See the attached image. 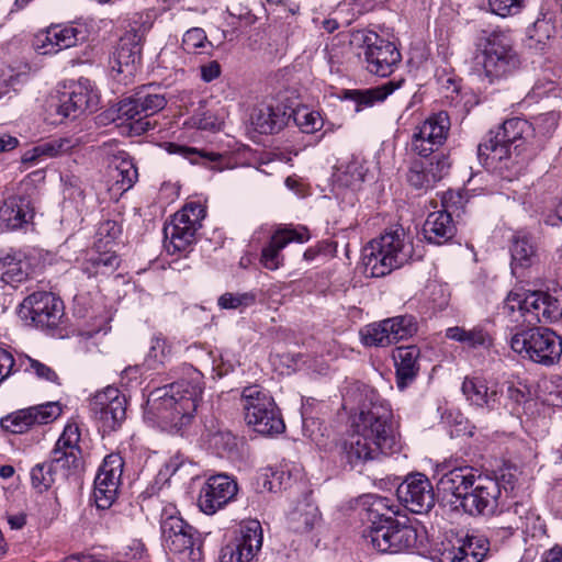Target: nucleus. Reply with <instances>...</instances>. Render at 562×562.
Listing matches in <instances>:
<instances>
[{
	"mask_svg": "<svg viewBox=\"0 0 562 562\" xmlns=\"http://www.w3.org/2000/svg\"><path fill=\"white\" fill-rule=\"evenodd\" d=\"M547 401L553 406H562V374L552 375L546 385Z\"/></svg>",
	"mask_w": 562,
	"mask_h": 562,
	"instance_id": "obj_59",
	"label": "nucleus"
},
{
	"mask_svg": "<svg viewBox=\"0 0 562 562\" xmlns=\"http://www.w3.org/2000/svg\"><path fill=\"white\" fill-rule=\"evenodd\" d=\"M227 12L232 18L245 21L247 24L254 22V15L251 14L250 9L241 4H232L227 8Z\"/></svg>",
	"mask_w": 562,
	"mask_h": 562,
	"instance_id": "obj_64",
	"label": "nucleus"
},
{
	"mask_svg": "<svg viewBox=\"0 0 562 562\" xmlns=\"http://www.w3.org/2000/svg\"><path fill=\"white\" fill-rule=\"evenodd\" d=\"M262 527L250 519L240 525L239 536L222 548L220 562H250L262 547Z\"/></svg>",
	"mask_w": 562,
	"mask_h": 562,
	"instance_id": "obj_17",
	"label": "nucleus"
},
{
	"mask_svg": "<svg viewBox=\"0 0 562 562\" xmlns=\"http://www.w3.org/2000/svg\"><path fill=\"white\" fill-rule=\"evenodd\" d=\"M176 215L180 220H186L187 223H191L198 227H201V221L205 216V210L200 203L190 202L187 203L180 211H178Z\"/></svg>",
	"mask_w": 562,
	"mask_h": 562,
	"instance_id": "obj_55",
	"label": "nucleus"
},
{
	"mask_svg": "<svg viewBox=\"0 0 562 562\" xmlns=\"http://www.w3.org/2000/svg\"><path fill=\"white\" fill-rule=\"evenodd\" d=\"M485 536L471 535L457 539L451 548H445L441 553L442 562H482L490 549Z\"/></svg>",
	"mask_w": 562,
	"mask_h": 562,
	"instance_id": "obj_28",
	"label": "nucleus"
},
{
	"mask_svg": "<svg viewBox=\"0 0 562 562\" xmlns=\"http://www.w3.org/2000/svg\"><path fill=\"white\" fill-rule=\"evenodd\" d=\"M115 562H147V554L144 544L138 540H133L124 552H119Z\"/></svg>",
	"mask_w": 562,
	"mask_h": 562,
	"instance_id": "obj_53",
	"label": "nucleus"
},
{
	"mask_svg": "<svg viewBox=\"0 0 562 562\" xmlns=\"http://www.w3.org/2000/svg\"><path fill=\"white\" fill-rule=\"evenodd\" d=\"M80 145V138L75 136L54 138L36 145L22 156V164H32L42 158H54L69 153Z\"/></svg>",
	"mask_w": 562,
	"mask_h": 562,
	"instance_id": "obj_36",
	"label": "nucleus"
},
{
	"mask_svg": "<svg viewBox=\"0 0 562 562\" xmlns=\"http://www.w3.org/2000/svg\"><path fill=\"white\" fill-rule=\"evenodd\" d=\"M293 121L296 126L306 134H312L323 127V119L317 111L310 110L307 106H300L293 110Z\"/></svg>",
	"mask_w": 562,
	"mask_h": 562,
	"instance_id": "obj_44",
	"label": "nucleus"
},
{
	"mask_svg": "<svg viewBox=\"0 0 562 562\" xmlns=\"http://www.w3.org/2000/svg\"><path fill=\"white\" fill-rule=\"evenodd\" d=\"M192 122L196 128L203 131H217L221 126V122L211 112L195 114L192 117Z\"/></svg>",
	"mask_w": 562,
	"mask_h": 562,
	"instance_id": "obj_61",
	"label": "nucleus"
},
{
	"mask_svg": "<svg viewBox=\"0 0 562 562\" xmlns=\"http://www.w3.org/2000/svg\"><path fill=\"white\" fill-rule=\"evenodd\" d=\"M446 337L463 344L468 348H490L492 346V337L490 334L480 326L471 329L464 327H449L446 329Z\"/></svg>",
	"mask_w": 562,
	"mask_h": 562,
	"instance_id": "obj_40",
	"label": "nucleus"
},
{
	"mask_svg": "<svg viewBox=\"0 0 562 562\" xmlns=\"http://www.w3.org/2000/svg\"><path fill=\"white\" fill-rule=\"evenodd\" d=\"M164 547L179 562H201L202 542L198 531L181 517L169 515L160 524Z\"/></svg>",
	"mask_w": 562,
	"mask_h": 562,
	"instance_id": "obj_11",
	"label": "nucleus"
},
{
	"mask_svg": "<svg viewBox=\"0 0 562 562\" xmlns=\"http://www.w3.org/2000/svg\"><path fill=\"white\" fill-rule=\"evenodd\" d=\"M58 480L55 470L47 461L36 464L31 470L32 486L41 493L50 488Z\"/></svg>",
	"mask_w": 562,
	"mask_h": 562,
	"instance_id": "obj_46",
	"label": "nucleus"
},
{
	"mask_svg": "<svg viewBox=\"0 0 562 562\" xmlns=\"http://www.w3.org/2000/svg\"><path fill=\"white\" fill-rule=\"evenodd\" d=\"M419 356L420 350L414 345L398 347L395 350L393 358L396 368V385L400 390H404L415 380L419 371Z\"/></svg>",
	"mask_w": 562,
	"mask_h": 562,
	"instance_id": "obj_34",
	"label": "nucleus"
},
{
	"mask_svg": "<svg viewBox=\"0 0 562 562\" xmlns=\"http://www.w3.org/2000/svg\"><path fill=\"white\" fill-rule=\"evenodd\" d=\"M33 217L34 206L29 196H10L0 206V229L14 231L22 228Z\"/></svg>",
	"mask_w": 562,
	"mask_h": 562,
	"instance_id": "obj_29",
	"label": "nucleus"
},
{
	"mask_svg": "<svg viewBox=\"0 0 562 562\" xmlns=\"http://www.w3.org/2000/svg\"><path fill=\"white\" fill-rule=\"evenodd\" d=\"M408 183L415 189H429L435 186L434 176H430L425 161L416 160L412 162L408 173Z\"/></svg>",
	"mask_w": 562,
	"mask_h": 562,
	"instance_id": "obj_47",
	"label": "nucleus"
},
{
	"mask_svg": "<svg viewBox=\"0 0 562 562\" xmlns=\"http://www.w3.org/2000/svg\"><path fill=\"white\" fill-rule=\"evenodd\" d=\"M284 114L272 105L261 103L250 114V124L260 134H272L284 124Z\"/></svg>",
	"mask_w": 562,
	"mask_h": 562,
	"instance_id": "obj_39",
	"label": "nucleus"
},
{
	"mask_svg": "<svg viewBox=\"0 0 562 562\" xmlns=\"http://www.w3.org/2000/svg\"><path fill=\"white\" fill-rule=\"evenodd\" d=\"M430 176H434L435 184L443 179L450 169L449 158L443 154L435 155L428 162H426Z\"/></svg>",
	"mask_w": 562,
	"mask_h": 562,
	"instance_id": "obj_54",
	"label": "nucleus"
},
{
	"mask_svg": "<svg viewBox=\"0 0 562 562\" xmlns=\"http://www.w3.org/2000/svg\"><path fill=\"white\" fill-rule=\"evenodd\" d=\"M310 238L308 231L304 227L297 229L292 226L279 227L270 237L269 243L262 248L260 263L269 270H277L283 266L282 250L292 241L305 243Z\"/></svg>",
	"mask_w": 562,
	"mask_h": 562,
	"instance_id": "obj_26",
	"label": "nucleus"
},
{
	"mask_svg": "<svg viewBox=\"0 0 562 562\" xmlns=\"http://www.w3.org/2000/svg\"><path fill=\"white\" fill-rule=\"evenodd\" d=\"M477 157L482 166L497 172L503 179H517L526 167L524 150L493 147L491 144H479Z\"/></svg>",
	"mask_w": 562,
	"mask_h": 562,
	"instance_id": "obj_15",
	"label": "nucleus"
},
{
	"mask_svg": "<svg viewBox=\"0 0 562 562\" xmlns=\"http://www.w3.org/2000/svg\"><path fill=\"white\" fill-rule=\"evenodd\" d=\"M318 519V509L311 504H305L304 508H296L290 515V520L294 524L293 528L299 532L312 530Z\"/></svg>",
	"mask_w": 562,
	"mask_h": 562,
	"instance_id": "obj_45",
	"label": "nucleus"
},
{
	"mask_svg": "<svg viewBox=\"0 0 562 562\" xmlns=\"http://www.w3.org/2000/svg\"><path fill=\"white\" fill-rule=\"evenodd\" d=\"M386 502V498L378 495L364 496L363 504L369 505L368 517L371 525L363 530L362 537L380 553L407 552L416 544L417 531L412 525L381 513L387 508Z\"/></svg>",
	"mask_w": 562,
	"mask_h": 562,
	"instance_id": "obj_4",
	"label": "nucleus"
},
{
	"mask_svg": "<svg viewBox=\"0 0 562 562\" xmlns=\"http://www.w3.org/2000/svg\"><path fill=\"white\" fill-rule=\"evenodd\" d=\"M19 315L22 319H30L36 327L54 329L64 315V304L53 293L38 291L23 300L19 307Z\"/></svg>",
	"mask_w": 562,
	"mask_h": 562,
	"instance_id": "obj_12",
	"label": "nucleus"
},
{
	"mask_svg": "<svg viewBox=\"0 0 562 562\" xmlns=\"http://www.w3.org/2000/svg\"><path fill=\"white\" fill-rule=\"evenodd\" d=\"M167 105L165 94L153 86L139 88L133 95L124 98L117 104V117L130 121L131 131L140 135L150 128L153 123L149 116L158 113Z\"/></svg>",
	"mask_w": 562,
	"mask_h": 562,
	"instance_id": "obj_10",
	"label": "nucleus"
},
{
	"mask_svg": "<svg viewBox=\"0 0 562 562\" xmlns=\"http://www.w3.org/2000/svg\"><path fill=\"white\" fill-rule=\"evenodd\" d=\"M21 367L24 368L25 371H30L34 373L38 379L60 384L58 381V375L50 367H48L45 363H42L38 360H35L31 357L25 356L24 358L20 359Z\"/></svg>",
	"mask_w": 562,
	"mask_h": 562,
	"instance_id": "obj_50",
	"label": "nucleus"
},
{
	"mask_svg": "<svg viewBox=\"0 0 562 562\" xmlns=\"http://www.w3.org/2000/svg\"><path fill=\"white\" fill-rule=\"evenodd\" d=\"M416 330L415 317L403 315L370 324L361 331V336L366 346L386 347L412 337Z\"/></svg>",
	"mask_w": 562,
	"mask_h": 562,
	"instance_id": "obj_14",
	"label": "nucleus"
},
{
	"mask_svg": "<svg viewBox=\"0 0 562 562\" xmlns=\"http://www.w3.org/2000/svg\"><path fill=\"white\" fill-rule=\"evenodd\" d=\"M124 461L119 453L106 456L94 480L93 497L98 508H109L116 498Z\"/></svg>",
	"mask_w": 562,
	"mask_h": 562,
	"instance_id": "obj_23",
	"label": "nucleus"
},
{
	"mask_svg": "<svg viewBox=\"0 0 562 562\" xmlns=\"http://www.w3.org/2000/svg\"><path fill=\"white\" fill-rule=\"evenodd\" d=\"M29 276V262L21 255L8 254L0 257V291L14 288L24 281Z\"/></svg>",
	"mask_w": 562,
	"mask_h": 562,
	"instance_id": "obj_38",
	"label": "nucleus"
},
{
	"mask_svg": "<svg viewBox=\"0 0 562 562\" xmlns=\"http://www.w3.org/2000/svg\"><path fill=\"white\" fill-rule=\"evenodd\" d=\"M121 233L122 227L117 222L106 220L99 225L97 235L100 240H105V244H109L119 238Z\"/></svg>",
	"mask_w": 562,
	"mask_h": 562,
	"instance_id": "obj_60",
	"label": "nucleus"
},
{
	"mask_svg": "<svg viewBox=\"0 0 562 562\" xmlns=\"http://www.w3.org/2000/svg\"><path fill=\"white\" fill-rule=\"evenodd\" d=\"M241 402L245 420L256 432L273 436L284 431L285 425L274 400L260 386L244 387Z\"/></svg>",
	"mask_w": 562,
	"mask_h": 562,
	"instance_id": "obj_9",
	"label": "nucleus"
},
{
	"mask_svg": "<svg viewBox=\"0 0 562 562\" xmlns=\"http://www.w3.org/2000/svg\"><path fill=\"white\" fill-rule=\"evenodd\" d=\"M166 150L169 154L179 155L188 159L191 164H201L207 166L210 162L217 161L222 156L217 153L196 149L194 147L180 145L177 143H166Z\"/></svg>",
	"mask_w": 562,
	"mask_h": 562,
	"instance_id": "obj_43",
	"label": "nucleus"
},
{
	"mask_svg": "<svg viewBox=\"0 0 562 562\" xmlns=\"http://www.w3.org/2000/svg\"><path fill=\"white\" fill-rule=\"evenodd\" d=\"M443 206L447 207L446 196ZM457 228L451 214L447 209L430 213L423 226L424 237L428 243L441 245L450 240L456 235Z\"/></svg>",
	"mask_w": 562,
	"mask_h": 562,
	"instance_id": "obj_33",
	"label": "nucleus"
},
{
	"mask_svg": "<svg viewBox=\"0 0 562 562\" xmlns=\"http://www.w3.org/2000/svg\"><path fill=\"white\" fill-rule=\"evenodd\" d=\"M200 227L180 220L175 214L169 224L164 228L165 237L168 240L166 247L169 252H182L195 240V233Z\"/></svg>",
	"mask_w": 562,
	"mask_h": 562,
	"instance_id": "obj_35",
	"label": "nucleus"
},
{
	"mask_svg": "<svg viewBox=\"0 0 562 562\" xmlns=\"http://www.w3.org/2000/svg\"><path fill=\"white\" fill-rule=\"evenodd\" d=\"M98 95L88 79L71 82L59 93L56 112L64 119H76L87 110L97 108Z\"/></svg>",
	"mask_w": 562,
	"mask_h": 562,
	"instance_id": "obj_24",
	"label": "nucleus"
},
{
	"mask_svg": "<svg viewBox=\"0 0 562 562\" xmlns=\"http://www.w3.org/2000/svg\"><path fill=\"white\" fill-rule=\"evenodd\" d=\"M222 74V67L217 60H211L200 66V76L202 81L212 82Z\"/></svg>",
	"mask_w": 562,
	"mask_h": 562,
	"instance_id": "obj_62",
	"label": "nucleus"
},
{
	"mask_svg": "<svg viewBox=\"0 0 562 562\" xmlns=\"http://www.w3.org/2000/svg\"><path fill=\"white\" fill-rule=\"evenodd\" d=\"M61 413L56 402H47L41 405L18 409L2 417L1 428L8 432L20 435L29 431L36 425H44L55 420Z\"/></svg>",
	"mask_w": 562,
	"mask_h": 562,
	"instance_id": "obj_21",
	"label": "nucleus"
},
{
	"mask_svg": "<svg viewBox=\"0 0 562 562\" xmlns=\"http://www.w3.org/2000/svg\"><path fill=\"white\" fill-rule=\"evenodd\" d=\"M236 482L226 474L211 476L200 491L198 505L207 515H213L227 505L237 494Z\"/></svg>",
	"mask_w": 562,
	"mask_h": 562,
	"instance_id": "obj_25",
	"label": "nucleus"
},
{
	"mask_svg": "<svg viewBox=\"0 0 562 562\" xmlns=\"http://www.w3.org/2000/svg\"><path fill=\"white\" fill-rule=\"evenodd\" d=\"M120 267V258L114 251L90 250L81 263V270L88 278L109 277Z\"/></svg>",
	"mask_w": 562,
	"mask_h": 562,
	"instance_id": "obj_37",
	"label": "nucleus"
},
{
	"mask_svg": "<svg viewBox=\"0 0 562 562\" xmlns=\"http://www.w3.org/2000/svg\"><path fill=\"white\" fill-rule=\"evenodd\" d=\"M510 251V267L515 276H521L522 271L536 265L539 260L538 248L533 238L524 232L513 235Z\"/></svg>",
	"mask_w": 562,
	"mask_h": 562,
	"instance_id": "obj_32",
	"label": "nucleus"
},
{
	"mask_svg": "<svg viewBox=\"0 0 562 562\" xmlns=\"http://www.w3.org/2000/svg\"><path fill=\"white\" fill-rule=\"evenodd\" d=\"M532 133L533 128L531 123L520 117H513L506 120L497 131H491L481 144L524 150V145Z\"/></svg>",
	"mask_w": 562,
	"mask_h": 562,
	"instance_id": "obj_27",
	"label": "nucleus"
},
{
	"mask_svg": "<svg viewBox=\"0 0 562 562\" xmlns=\"http://www.w3.org/2000/svg\"><path fill=\"white\" fill-rule=\"evenodd\" d=\"M212 48L213 45L207 41L206 34L201 27L188 30L182 37V48L189 54L200 53L201 48Z\"/></svg>",
	"mask_w": 562,
	"mask_h": 562,
	"instance_id": "obj_49",
	"label": "nucleus"
},
{
	"mask_svg": "<svg viewBox=\"0 0 562 562\" xmlns=\"http://www.w3.org/2000/svg\"><path fill=\"white\" fill-rule=\"evenodd\" d=\"M256 302V294L254 292L231 293L222 294L217 304L223 310H241L254 305Z\"/></svg>",
	"mask_w": 562,
	"mask_h": 562,
	"instance_id": "obj_48",
	"label": "nucleus"
},
{
	"mask_svg": "<svg viewBox=\"0 0 562 562\" xmlns=\"http://www.w3.org/2000/svg\"><path fill=\"white\" fill-rule=\"evenodd\" d=\"M126 398L121 391L108 386L90 402V411L104 432L116 430L126 418Z\"/></svg>",
	"mask_w": 562,
	"mask_h": 562,
	"instance_id": "obj_16",
	"label": "nucleus"
},
{
	"mask_svg": "<svg viewBox=\"0 0 562 562\" xmlns=\"http://www.w3.org/2000/svg\"><path fill=\"white\" fill-rule=\"evenodd\" d=\"M203 387L202 373L192 367L187 368L180 380L149 394L144 408L145 423L182 435L192 423Z\"/></svg>",
	"mask_w": 562,
	"mask_h": 562,
	"instance_id": "obj_2",
	"label": "nucleus"
},
{
	"mask_svg": "<svg viewBox=\"0 0 562 562\" xmlns=\"http://www.w3.org/2000/svg\"><path fill=\"white\" fill-rule=\"evenodd\" d=\"M169 352L170 349L166 339L162 337H154L150 342L146 361L148 362L149 367L155 368L157 363H164Z\"/></svg>",
	"mask_w": 562,
	"mask_h": 562,
	"instance_id": "obj_52",
	"label": "nucleus"
},
{
	"mask_svg": "<svg viewBox=\"0 0 562 562\" xmlns=\"http://www.w3.org/2000/svg\"><path fill=\"white\" fill-rule=\"evenodd\" d=\"M142 34H124L113 53L111 69L117 74L132 76L136 70V64L140 61Z\"/></svg>",
	"mask_w": 562,
	"mask_h": 562,
	"instance_id": "obj_30",
	"label": "nucleus"
},
{
	"mask_svg": "<svg viewBox=\"0 0 562 562\" xmlns=\"http://www.w3.org/2000/svg\"><path fill=\"white\" fill-rule=\"evenodd\" d=\"M404 82L403 79L398 81H387L381 86L366 89L350 91V98L357 103V111L363 106H372L378 102L384 101L393 91L398 89Z\"/></svg>",
	"mask_w": 562,
	"mask_h": 562,
	"instance_id": "obj_41",
	"label": "nucleus"
},
{
	"mask_svg": "<svg viewBox=\"0 0 562 562\" xmlns=\"http://www.w3.org/2000/svg\"><path fill=\"white\" fill-rule=\"evenodd\" d=\"M510 348L522 359L546 367L552 366L562 355V339L544 327L520 329L509 339Z\"/></svg>",
	"mask_w": 562,
	"mask_h": 562,
	"instance_id": "obj_8",
	"label": "nucleus"
},
{
	"mask_svg": "<svg viewBox=\"0 0 562 562\" xmlns=\"http://www.w3.org/2000/svg\"><path fill=\"white\" fill-rule=\"evenodd\" d=\"M527 0H487L490 11L501 18L519 14Z\"/></svg>",
	"mask_w": 562,
	"mask_h": 562,
	"instance_id": "obj_51",
	"label": "nucleus"
},
{
	"mask_svg": "<svg viewBox=\"0 0 562 562\" xmlns=\"http://www.w3.org/2000/svg\"><path fill=\"white\" fill-rule=\"evenodd\" d=\"M363 42L367 70L380 77L390 76L402 60V55L397 47L392 42L380 37L376 33L367 35Z\"/></svg>",
	"mask_w": 562,
	"mask_h": 562,
	"instance_id": "obj_18",
	"label": "nucleus"
},
{
	"mask_svg": "<svg viewBox=\"0 0 562 562\" xmlns=\"http://www.w3.org/2000/svg\"><path fill=\"white\" fill-rule=\"evenodd\" d=\"M519 66V55L504 33H492L473 60V70L490 83L508 78Z\"/></svg>",
	"mask_w": 562,
	"mask_h": 562,
	"instance_id": "obj_6",
	"label": "nucleus"
},
{
	"mask_svg": "<svg viewBox=\"0 0 562 562\" xmlns=\"http://www.w3.org/2000/svg\"><path fill=\"white\" fill-rule=\"evenodd\" d=\"M558 114L554 112H548L535 117L532 125L533 132L538 131L543 136H550L558 126Z\"/></svg>",
	"mask_w": 562,
	"mask_h": 562,
	"instance_id": "obj_57",
	"label": "nucleus"
},
{
	"mask_svg": "<svg viewBox=\"0 0 562 562\" xmlns=\"http://www.w3.org/2000/svg\"><path fill=\"white\" fill-rule=\"evenodd\" d=\"M527 33L530 41L529 46L542 50L548 42L555 37L558 29L552 16L542 14L528 29Z\"/></svg>",
	"mask_w": 562,
	"mask_h": 562,
	"instance_id": "obj_42",
	"label": "nucleus"
},
{
	"mask_svg": "<svg viewBox=\"0 0 562 562\" xmlns=\"http://www.w3.org/2000/svg\"><path fill=\"white\" fill-rule=\"evenodd\" d=\"M398 501L414 514H427L435 506L434 487L422 473L409 474L396 490Z\"/></svg>",
	"mask_w": 562,
	"mask_h": 562,
	"instance_id": "obj_22",
	"label": "nucleus"
},
{
	"mask_svg": "<svg viewBox=\"0 0 562 562\" xmlns=\"http://www.w3.org/2000/svg\"><path fill=\"white\" fill-rule=\"evenodd\" d=\"M14 366L15 362L12 353L3 348H0V381L11 374Z\"/></svg>",
	"mask_w": 562,
	"mask_h": 562,
	"instance_id": "obj_63",
	"label": "nucleus"
},
{
	"mask_svg": "<svg viewBox=\"0 0 562 562\" xmlns=\"http://www.w3.org/2000/svg\"><path fill=\"white\" fill-rule=\"evenodd\" d=\"M504 308L519 311L529 323H555L562 318V281L561 286L546 291H512L504 302Z\"/></svg>",
	"mask_w": 562,
	"mask_h": 562,
	"instance_id": "obj_7",
	"label": "nucleus"
},
{
	"mask_svg": "<svg viewBox=\"0 0 562 562\" xmlns=\"http://www.w3.org/2000/svg\"><path fill=\"white\" fill-rule=\"evenodd\" d=\"M357 391L359 412L352 418V431L341 445V458L351 468L400 448L390 403L368 386Z\"/></svg>",
	"mask_w": 562,
	"mask_h": 562,
	"instance_id": "obj_1",
	"label": "nucleus"
},
{
	"mask_svg": "<svg viewBox=\"0 0 562 562\" xmlns=\"http://www.w3.org/2000/svg\"><path fill=\"white\" fill-rule=\"evenodd\" d=\"M116 172V183L123 191L131 189L137 180V169L131 162L123 161Z\"/></svg>",
	"mask_w": 562,
	"mask_h": 562,
	"instance_id": "obj_56",
	"label": "nucleus"
},
{
	"mask_svg": "<svg viewBox=\"0 0 562 562\" xmlns=\"http://www.w3.org/2000/svg\"><path fill=\"white\" fill-rule=\"evenodd\" d=\"M413 256V244L402 226L386 229L362 249L363 273L381 278L406 265Z\"/></svg>",
	"mask_w": 562,
	"mask_h": 562,
	"instance_id": "obj_5",
	"label": "nucleus"
},
{
	"mask_svg": "<svg viewBox=\"0 0 562 562\" xmlns=\"http://www.w3.org/2000/svg\"><path fill=\"white\" fill-rule=\"evenodd\" d=\"M450 127L451 122L447 112L440 111L429 115L414 128L411 137L412 150L420 157L430 156L446 143Z\"/></svg>",
	"mask_w": 562,
	"mask_h": 562,
	"instance_id": "obj_13",
	"label": "nucleus"
},
{
	"mask_svg": "<svg viewBox=\"0 0 562 562\" xmlns=\"http://www.w3.org/2000/svg\"><path fill=\"white\" fill-rule=\"evenodd\" d=\"M443 493L451 494L464 513L471 516H491L504 505V497L515 487L513 474L491 476L476 474L470 467L456 468L438 481Z\"/></svg>",
	"mask_w": 562,
	"mask_h": 562,
	"instance_id": "obj_3",
	"label": "nucleus"
},
{
	"mask_svg": "<svg viewBox=\"0 0 562 562\" xmlns=\"http://www.w3.org/2000/svg\"><path fill=\"white\" fill-rule=\"evenodd\" d=\"M85 38L86 30L82 25L52 24L35 34L33 46L42 55L56 54L63 49L75 47Z\"/></svg>",
	"mask_w": 562,
	"mask_h": 562,
	"instance_id": "obj_20",
	"label": "nucleus"
},
{
	"mask_svg": "<svg viewBox=\"0 0 562 562\" xmlns=\"http://www.w3.org/2000/svg\"><path fill=\"white\" fill-rule=\"evenodd\" d=\"M80 430L77 424L66 425L47 461L59 480H66L80 461Z\"/></svg>",
	"mask_w": 562,
	"mask_h": 562,
	"instance_id": "obj_19",
	"label": "nucleus"
},
{
	"mask_svg": "<svg viewBox=\"0 0 562 562\" xmlns=\"http://www.w3.org/2000/svg\"><path fill=\"white\" fill-rule=\"evenodd\" d=\"M462 392L473 405L495 409L501 405L503 386L481 378H465L462 383Z\"/></svg>",
	"mask_w": 562,
	"mask_h": 562,
	"instance_id": "obj_31",
	"label": "nucleus"
},
{
	"mask_svg": "<svg viewBox=\"0 0 562 562\" xmlns=\"http://www.w3.org/2000/svg\"><path fill=\"white\" fill-rule=\"evenodd\" d=\"M151 27V15L149 12H138L133 14L130 22V30L125 34H142V41L146 32Z\"/></svg>",
	"mask_w": 562,
	"mask_h": 562,
	"instance_id": "obj_58",
	"label": "nucleus"
}]
</instances>
